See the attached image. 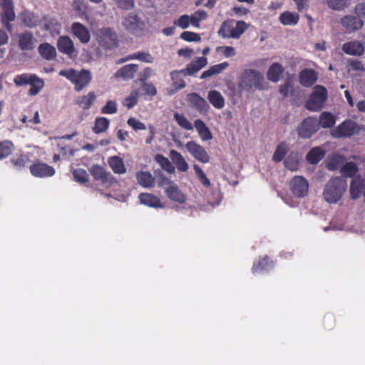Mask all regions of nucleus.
I'll use <instances>...</instances> for the list:
<instances>
[{"label": "nucleus", "mask_w": 365, "mask_h": 365, "mask_svg": "<svg viewBox=\"0 0 365 365\" xmlns=\"http://www.w3.org/2000/svg\"><path fill=\"white\" fill-rule=\"evenodd\" d=\"M119 9L124 10L132 9L135 6L134 0H113Z\"/></svg>", "instance_id": "60"}, {"label": "nucleus", "mask_w": 365, "mask_h": 365, "mask_svg": "<svg viewBox=\"0 0 365 365\" xmlns=\"http://www.w3.org/2000/svg\"><path fill=\"white\" fill-rule=\"evenodd\" d=\"M207 98L210 103L217 109H221L225 106V99L219 91H210L208 93Z\"/></svg>", "instance_id": "33"}, {"label": "nucleus", "mask_w": 365, "mask_h": 365, "mask_svg": "<svg viewBox=\"0 0 365 365\" xmlns=\"http://www.w3.org/2000/svg\"><path fill=\"white\" fill-rule=\"evenodd\" d=\"M30 170L34 176L40 178L52 176L55 173V170L52 167L43 163L32 165L30 167Z\"/></svg>", "instance_id": "18"}, {"label": "nucleus", "mask_w": 365, "mask_h": 365, "mask_svg": "<svg viewBox=\"0 0 365 365\" xmlns=\"http://www.w3.org/2000/svg\"><path fill=\"white\" fill-rule=\"evenodd\" d=\"M279 93L283 96V97L288 96L289 93H292L294 92V82L291 78H287L284 84L279 86Z\"/></svg>", "instance_id": "48"}, {"label": "nucleus", "mask_w": 365, "mask_h": 365, "mask_svg": "<svg viewBox=\"0 0 365 365\" xmlns=\"http://www.w3.org/2000/svg\"><path fill=\"white\" fill-rule=\"evenodd\" d=\"M193 168L201 183L205 187H210L211 185L210 181L206 177L205 174L203 173L202 169L197 165H194Z\"/></svg>", "instance_id": "56"}, {"label": "nucleus", "mask_w": 365, "mask_h": 365, "mask_svg": "<svg viewBox=\"0 0 365 365\" xmlns=\"http://www.w3.org/2000/svg\"><path fill=\"white\" fill-rule=\"evenodd\" d=\"M33 82L34 83H30L31 87L29 90V94L31 96L36 95L43 86V81L37 76H36Z\"/></svg>", "instance_id": "54"}, {"label": "nucleus", "mask_w": 365, "mask_h": 365, "mask_svg": "<svg viewBox=\"0 0 365 365\" xmlns=\"http://www.w3.org/2000/svg\"><path fill=\"white\" fill-rule=\"evenodd\" d=\"M128 59H138L140 61L152 63L153 61V56L147 52H138L128 56Z\"/></svg>", "instance_id": "51"}, {"label": "nucleus", "mask_w": 365, "mask_h": 365, "mask_svg": "<svg viewBox=\"0 0 365 365\" xmlns=\"http://www.w3.org/2000/svg\"><path fill=\"white\" fill-rule=\"evenodd\" d=\"M299 19L297 14L289 11H285L279 16V21L284 25H295L298 23Z\"/></svg>", "instance_id": "38"}, {"label": "nucleus", "mask_w": 365, "mask_h": 365, "mask_svg": "<svg viewBox=\"0 0 365 365\" xmlns=\"http://www.w3.org/2000/svg\"><path fill=\"white\" fill-rule=\"evenodd\" d=\"M326 3L335 11H343L349 6V0H326Z\"/></svg>", "instance_id": "43"}, {"label": "nucleus", "mask_w": 365, "mask_h": 365, "mask_svg": "<svg viewBox=\"0 0 365 365\" xmlns=\"http://www.w3.org/2000/svg\"><path fill=\"white\" fill-rule=\"evenodd\" d=\"M287 146L285 143L282 142L279 143L273 154L272 160L275 162L282 161L287 153Z\"/></svg>", "instance_id": "46"}, {"label": "nucleus", "mask_w": 365, "mask_h": 365, "mask_svg": "<svg viewBox=\"0 0 365 365\" xmlns=\"http://www.w3.org/2000/svg\"><path fill=\"white\" fill-rule=\"evenodd\" d=\"M207 13L203 10H197L194 14H192L190 17V24L195 26L200 27V21L204 20L207 18Z\"/></svg>", "instance_id": "47"}, {"label": "nucleus", "mask_w": 365, "mask_h": 365, "mask_svg": "<svg viewBox=\"0 0 365 365\" xmlns=\"http://www.w3.org/2000/svg\"><path fill=\"white\" fill-rule=\"evenodd\" d=\"M101 112L104 114H113L117 112V104L114 101H108L106 106H104Z\"/></svg>", "instance_id": "59"}, {"label": "nucleus", "mask_w": 365, "mask_h": 365, "mask_svg": "<svg viewBox=\"0 0 365 365\" xmlns=\"http://www.w3.org/2000/svg\"><path fill=\"white\" fill-rule=\"evenodd\" d=\"M136 178L138 182L144 187H152L155 184V178L148 171H140L137 173Z\"/></svg>", "instance_id": "29"}, {"label": "nucleus", "mask_w": 365, "mask_h": 365, "mask_svg": "<svg viewBox=\"0 0 365 365\" xmlns=\"http://www.w3.org/2000/svg\"><path fill=\"white\" fill-rule=\"evenodd\" d=\"M342 51L349 55L361 56L364 52V46L359 41H350L342 46Z\"/></svg>", "instance_id": "22"}, {"label": "nucleus", "mask_w": 365, "mask_h": 365, "mask_svg": "<svg viewBox=\"0 0 365 365\" xmlns=\"http://www.w3.org/2000/svg\"><path fill=\"white\" fill-rule=\"evenodd\" d=\"M124 29L133 34L141 33L145 28V22L136 14L129 13L122 19Z\"/></svg>", "instance_id": "7"}, {"label": "nucleus", "mask_w": 365, "mask_h": 365, "mask_svg": "<svg viewBox=\"0 0 365 365\" xmlns=\"http://www.w3.org/2000/svg\"><path fill=\"white\" fill-rule=\"evenodd\" d=\"M218 34L223 38H235V21L227 20L222 22Z\"/></svg>", "instance_id": "27"}, {"label": "nucleus", "mask_w": 365, "mask_h": 365, "mask_svg": "<svg viewBox=\"0 0 365 365\" xmlns=\"http://www.w3.org/2000/svg\"><path fill=\"white\" fill-rule=\"evenodd\" d=\"M19 48L21 51H31L36 44V39L31 31H26L16 36Z\"/></svg>", "instance_id": "11"}, {"label": "nucleus", "mask_w": 365, "mask_h": 365, "mask_svg": "<svg viewBox=\"0 0 365 365\" xmlns=\"http://www.w3.org/2000/svg\"><path fill=\"white\" fill-rule=\"evenodd\" d=\"M341 173L346 177H354L358 172V167L354 162L346 163L341 168Z\"/></svg>", "instance_id": "41"}, {"label": "nucleus", "mask_w": 365, "mask_h": 365, "mask_svg": "<svg viewBox=\"0 0 365 365\" xmlns=\"http://www.w3.org/2000/svg\"><path fill=\"white\" fill-rule=\"evenodd\" d=\"M229 66V63L227 62H224L220 64L214 65L210 67L207 71H205L202 73L200 76L201 79H205L207 78L212 77L215 75L221 73L225 69H226Z\"/></svg>", "instance_id": "32"}, {"label": "nucleus", "mask_w": 365, "mask_h": 365, "mask_svg": "<svg viewBox=\"0 0 365 365\" xmlns=\"http://www.w3.org/2000/svg\"><path fill=\"white\" fill-rule=\"evenodd\" d=\"M318 121L319 125H321L323 128H331L335 124V118L332 114L324 112L320 115V118Z\"/></svg>", "instance_id": "45"}, {"label": "nucleus", "mask_w": 365, "mask_h": 365, "mask_svg": "<svg viewBox=\"0 0 365 365\" xmlns=\"http://www.w3.org/2000/svg\"><path fill=\"white\" fill-rule=\"evenodd\" d=\"M108 163L115 173L123 174L126 171L123 160L118 156H112L108 158Z\"/></svg>", "instance_id": "34"}, {"label": "nucleus", "mask_w": 365, "mask_h": 365, "mask_svg": "<svg viewBox=\"0 0 365 365\" xmlns=\"http://www.w3.org/2000/svg\"><path fill=\"white\" fill-rule=\"evenodd\" d=\"M73 175L75 180L81 183H85L88 180V175L86 171L83 169L74 170Z\"/></svg>", "instance_id": "55"}, {"label": "nucleus", "mask_w": 365, "mask_h": 365, "mask_svg": "<svg viewBox=\"0 0 365 365\" xmlns=\"http://www.w3.org/2000/svg\"><path fill=\"white\" fill-rule=\"evenodd\" d=\"M347 183L345 179L336 177L330 179L326 184L323 196L325 201L329 204L336 203L346 192Z\"/></svg>", "instance_id": "2"}, {"label": "nucleus", "mask_w": 365, "mask_h": 365, "mask_svg": "<svg viewBox=\"0 0 365 365\" xmlns=\"http://www.w3.org/2000/svg\"><path fill=\"white\" fill-rule=\"evenodd\" d=\"M290 188L293 195L304 197L309 191L308 181L302 176H295L290 181Z\"/></svg>", "instance_id": "10"}, {"label": "nucleus", "mask_w": 365, "mask_h": 365, "mask_svg": "<svg viewBox=\"0 0 365 365\" xmlns=\"http://www.w3.org/2000/svg\"><path fill=\"white\" fill-rule=\"evenodd\" d=\"M20 19L25 26L34 28L41 24V19L38 15L29 11H24L20 14Z\"/></svg>", "instance_id": "20"}, {"label": "nucleus", "mask_w": 365, "mask_h": 365, "mask_svg": "<svg viewBox=\"0 0 365 365\" xmlns=\"http://www.w3.org/2000/svg\"><path fill=\"white\" fill-rule=\"evenodd\" d=\"M181 38L186 41H200L201 38L199 34L190 31H184L180 35Z\"/></svg>", "instance_id": "62"}, {"label": "nucleus", "mask_w": 365, "mask_h": 365, "mask_svg": "<svg viewBox=\"0 0 365 365\" xmlns=\"http://www.w3.org/2000/svg\"><path fill=\"white\" fill-rule=\"evenodd\" d=\"M170 199L178 203H184L186 200L185 195L176 186H170L166 190Z\"/></svg>", "instance_id": "35"}, {"label": "nucleus", "mask_w": 365, "mask_h": 365, "mask_svg": "<svg viewBox=\"0 0 365 365\" xmlns=\"http://www.w3.org/2000/svg\"><path fill=\"white\" fill-rule=\"evenodd\" d=\"M71 30L73 34L83 43H87L90 41V33L88 29L83 24L76 22L72 24Z\"/></svg>", "instance_id": "19"}, {"label": "nucleus", "mask_w": 365, "mask_h": 365, "mask_svg": "<svg viewBox=\"0 0 365 365\" xmlns=\"http://www.w3.org/2000/svg\"><path fill=\"white\" fill-rule=\"evenodd\" d=\"M175 26H178L182 29H187L190 24V17L188 15H182L173 22Z\"/></svg>", "instance_id": "57"}, {"label": "nucleus", "mask_w": 365, "mask_h": 365, "mask_svg": "<svg viewBox=\"0 0 365 365\" xmlns=\"http://www.w3.org/2000/svg\"><path fill=\"white\" fill-rule=\"evenodd\" d=\"M207 64V59L205 57L197 58V60L192 61L187 64L185 69L180 71H175L170 73V76L173 81V88L168 90V95L174 94L177 91L183 88L185 86L184 80L180 78L179 75L183 74L185 76H192L201 68Z\"/></svg>", "instance_id": "1"}, {"label": "nucleus", "mask_w": 365, "mask_h": 365, "mask_svg": "<svg viewBox=\"0 0 365 365\" xmlns=\"http://www.w3.org/2000/svg\"><path fill=\"white\" fill-rule=\"evenodd\" d=\"M356 124L351 120L344 121L331 131L334 138L349 137L354 134Z\"/></svg>", "instance_id": "12"}, {"label": "nucleus", "mask_w": 365, "mask_h": 365, "mask_svg": "<svg viewBox=\"0 0 365 365\" xmlns=\"http://www.w3.org/2000/svg\"><path fill=\"white\" fill-rule=\"evenodd\" d=\"M326 152L321 147H314L307 153L306 158L310 164H317L325 156Z\"/></svg>", "instance_id": "28"}, {"label": "nucleus", "mask_w": 365, "mask_h": 365, "mask_svg": "<svg viewBox=\"0 0 365 365\" xmlns=\"http://www.w3.org/2000/svg\"><path fill=\"white\" fill-rule=\"evenodd\" d=\"M170 157L179 170L185 172L188 170V164L180 153L175 150H172L170 152Z\"/></svg>", "instance_id": "26"}, {"label": "nucleus", "mask_w": 365, "mask_h": 365, "mask_svg": "<svg viewBox=\"0 0 365 365\" xmlns=\"http://www.w3.org/2000/svg\"><path fill=\"white\" fill-rule=\"evenodd\" d=\"M364 190H365L364 180L360 176L354 178L350 185L351 197L354 200L358 199Z\"/></svg>", "instance_id": "21"}, {"label": "nucleus", "mask_w": 365, "mask_h": 365, "mask_svg": "<svg viewBox=\"0 0 365 365\" xmlns=\"http://www.w3.org/2000/svg\"><path fill=\"white\" fill-rule=\"evenodd\" d=\"M61 27V24L54 19H49L43 26L44 30L48 31H56Z\"/></svg>", "instance_id": "63"}, {"label": "nucleus", "mask_w": 365, "mask_h": 365, "mask_svg": "<svg viewBox=\"0 0 365 365\" xmlns=\"http://www.w3.org/2000/svg\"><path fill=\"white\" fill-rule=\"evenodd\" d=\"M248 25L243 21H235V38H237L247 29Z\"/></svg>", "instance_id": "58"}, {"label": "nucleus", "mask_w": 365, "mask_h": 365, "mask_svg": "<svg viewBox=\"0 0 365 365\" xmlns=\"http://www.w3.org/2000/svg\"><path fill=\"white\" fill-rule=\"evenodd\" d=\"M346 162V158L342 155H334L327 163V168L330 170H336L342 167Z\"/></svg>", "instance_id": "39"}, {"label": "nucleus", "mask_w": 365, "mask_h": 365, "mask_svg": "<svg viewBox=\"0 0 365 365\" xmlns=\"http://www.w3.org/2000/svg\"><path fill=\"white\" fill-rule=\"evenodd\" d=\"M137 64H128L124 66L118 70L115 73V78H123L124 79H131L134 77V74L138 71Z\"/></svg>", "instance_id": "24"}, {"label": "nucleus", "mask_w": 365, "mask_h": 365, "mask_svg": "<svg viewBox=\"0 0 365 365\" xmlns=\"http://www.w3.org/2000/svg\"><path fill=\"white\" fill-rule=\"evenodd\" d=\"M335 317L332 314H327L323 319V325L325 329L331 330L335 326Z\"/></svg>", "instance_id": "61"}, {"label": "nucleus", "mask_w": 365, "mask_h": 365, "mask_svg": "<svg viewBox=\"0 0 365 365\" xmlns=\"http://www.w3.org/2000/svg\"><path fill=\"white\" fill-rule=\"evenodd\" d=\"M239 87L243 90H264L267 88L263 75L255 69H247L243 71L239 82Z\"/></svg>", "instance_id": "3"}, {"label": "nucleus", "mask_w": 365, "mask_h": 365, "mask_svg": "<svg viewBox=\"0 0 365 365\" xmlns=\"http://www.w3.org/2000/svg\"><path fill=\"white\" fill-rule=\"evenodd\" d=\"M139 199L144 205H160L159 198L151 193H141Z\"/></svg>", "instance_id": "40"}, {"label": "nucleus", "mask_w": 365, "mask_h": 365, "mask_svg": "<svg viewBox=\"0 0 365 365\" xmlns=\"http://www.w3.org/2000/svg\"><path fill=\"white\" fill-rule=\"evenodd\" d=\"M13 149V144L10 141L0 143V159L9 155Z\"/></svg>", "instance_id": "53"}, {"label": "nucleus", "mask_w": 365, "mask_h": 365, "mask_svg": "<svg viewBox=\"0 0 365 365\" xmlns=\"http://www.w3.org/2000/svg\"><path fill=\"white\" fill-rule=\"evenodd\" d=\"M327 99V89L322 86L317 85L314 88L309 99L306 103V108L312 111L319 110L323 107Z\"/></svg>", "instance_id": "6"}, {"label": "nucleus", "mask_w": 365, "mask_h": 365, "mask_svg": "<svg viewBox=\"0 0 365 365\" xmlns=\"http://www.w3.org/2000/svg\"><path fill=\"white\" fill-rule=\"evenodd\" d=\"M155 160L160 164L163 170H166L169 173H174L175 167L167 158H165L163 155L157 154L155 156Z\"/></svg>", "instance_id": "42"}, {"label": "nucleus", "mask_w": 365, "mask_h": 365, "mask_svg": "<svg viewBox=\"0 0 365 365\" xmlns=\"http://www.w3.org/2000/svg\"><path fill=\"white\" fill-rule=\"evenodd\" d=\"M36 76L35 75H27L22 74L19 75L14 78V83L16 86H21L26 84H30V83H34L33 81L35 79Z\"/></svg>", "instance_id": "49"}, {"label": "nucleus", "mask_w": 365, "mask_h": 365, "mask_svg": "<svg viewBox=\"0 0 365 365\" xmlns=\"http://www.w3.org/2000/svg\"><path fill=\"white\" fill-rule=\"evenodd\" d=\"M273 261L269 256L264 255L262 257H259L257 262H254L252 267V272L254 274L259 273L262 272L268 271L273 268Z\"/></svg>", "instance_id": "16"}, {"label": "nucleus", "mask_w": 365, "mask_h": 365, "mask_svg": "<svg viewBox=\"0 0 365 365\" xmlns=\"http://www.w3.org/2000/svg\"><path fill=\"white\" fill-rule=\"evenodd\" d=\"M354 15L363 20L365 18V3H359L354 8Z\"/></svg>", "instance_id": "64"}, {"label": "nucleus", "mask_w": 365, "mask_h": 365, "mask_svg": "<svg viewBox=\"0 0 365 365\" xmlns=\"http://www.w3.org/2000/svg\"><path fill=\"white\" fill-rule=\"evenodd\" d=\"M96 41L101 48L111 50L118 46L116 33L110 28H101L96 31Z\"/></svg>", "instance_id": "5"}, {"label": "nucleus", "mask_w": 365, "mask_h": 365, "mask_svg": "<svg viewBox=\"0 0 365 365\" xmlns=\"http://www.w3.org/2000/svg\"><path fill=\"white\" fill-rule=\"evenodd\" d=\"M90 172L96 180L101 181L102 183L108 182L111 178L110 173L106 172L103 167L98 165H93Z\"/></svg>", "instance_id": "23"}, {"label": "nucleus", "mask_w": 365, "mask_h": 365, "mask_svg": "<svg viewBox=\"0 0 365 365\" xmlns=\"http://www.w3.org/2000/svg\"><path fill=\"white\" fill-rule=\"evenodd\" d=\"M59 75L66 77L75 85V90L76 91H81L84 87L88 86L92 79L91 73L86 69H82L80 71L74 68L68 70H61Z\"/></svg>", "instance_id": "4"}, {"label": "nucleus", "mask_w": 365, "mask_h": 365, "mask_svg": "<svg viewBox=\"0 0 365 365\" xmlns=\"http://www.w3.org/2000/svg\"><path fill=\"white\" fill-rule=\"evenodd\" d=\"M194 125L199 135H200L201 138L203 140H208L212 138V135L210 129L207 128V126L205 124V123L202 120L197 119L195 121Z\"/></svg>", "instance_id": "36"}, {"label": "nucleus", "mask_w": 365, "mask_h": 365, "mask_svg": "<svg viewBox=\"0 0 365 365\" xmlns=\"http://www.w3.org/2000/svg\"><path fill=\"white\" fill-rule=\"evenodd\" d=\"M186 148L192 155L197 160L207 163L210 161V157L205 150L194 141H190L186 144Z\"/></svg>", "instance_id": "13"}, {"label": "nucleus", "mask_w": 365, "mask_h": 365, "mask_svg": "<svg viewBox=\"0 0 365 365\" xmlns=\"http://www.w3.org/2000/svg\"><path fill=\"white\" fill-rule=\"evenodd\" d=\"M174 118L178 125L187 130H191L193 127L191 123L183 115L178 113L174 114Z\"/></svg>", "instance_id": "50"}, {"label": "nucleus", "mask_w": 365, "mask_h": 365, "mask_svg": "<svg viewBox=\"0 0 365 365\" xmlns=\"http://www.w3.org/2000/svg\"><path fill=\"white\" fill-rule=\"evenodd\" d=\"M340 23L346 33L359 31L364 26V21L355 15H346L340 19Z\"/></svg>", "instance_id": "9"}, {"label": "nucleus", "mask_w": 365, "mask_h": 365, "mask_svg": "<svg viewBox=\"0 0 365 365\" xmlns=\"http://www.w3.org/2000/svg\"><path fill=\"white\" fill-rule=\"evenodd\" d=\"M283 72L284 68L282 65L278 63H274L267 71V78L269 81L276 83L279 81Z\"/></svg>", "instance_id": "30"}, {"label": "nucleus", "mask_w": 365, "mask_h": 365, "mask_svg": "<svg viewBox=\"0 0 365 365\" xmlns=\"http://www.w3.org/2000/svg\"><path fill=\"white\" fill-rule=\"evenodd\" d=\"M38 52L43 58L48 61L54 59L56 56V48L48 43L40 44Z\"/></svg>", "instance_id": "31"}, {"label": "nucleus", "mask_w": 365, "mask_h": 365, "mask_svg": "<svg viewBox=\"0 0 365 365\" xmlns=\"http://www.w3.org/2000/svg\"><path fill=\"white\" fill-rule=\"evenodd\" d=\"M1 6L2 13L1 14V21L4 24L5 20L13 21L15 19V13L14 11V4L12 0H1Z\"/></svg>", "instance_id": "14"}, {"label": "nucleus", "mask_w": 365, "mask_h": 365, "mask_svg": "<svg viewBox=\"0 0 365 365\" xmlns=\"http://www.w3.org/2000/svg\"><path fill=\"white\" fill-rule=\"evenodd\" d=\"M187 101L190 105L200 113H206L209 108L207 101L196 93H190Z\"/></svg>", "instance_id": "15"}, {"label": "nucleus", "mask_w": 365, "mask_h": 365, "mask_svg": "<svg viewBox=\"0 0 365 365\" xmlns=\"http://www.w3.org/2000/svg\"><path fill=\"white\" fill-rule=\"evenodd\" d=\"M57 47L60 52L69 56H72L76 51L72 40L67 36H63L58 38Z\"/></svg>", "instance_id": "17"}, {"label": "nucleus", "mask_w": 365, "mask_h": 365, "mask_svg": "<svg viewBox=\"0 0 365 365\" xmlns=\"http://www.w3.org/2000/svg\"><path fill=\"white\" fill-rule=\"evenodd\" d=\"M96 100V95L93 92H90L87 96H82L78 98L76 103L84 110L88 109L93 102Z\"/></svg>", "instance_id": "37"}, {"label": "nucleus", "mask_w": 365, "mask_h": 365, "mask_svg": "<svg viewBox=\"0 0 365 365\" xmlns=\"http://www.w3.org/2000/svg\"><path fill=\"white\" fill-rule=\"evenodd\" d=\"M139 97V92L133 91L131 93L124 99L123 105L128 109L133 108L137 103Z\"/></svg>", "instance_id": "52"}, {"label": "nucleus", "mask_w": 365, "mask_h": 365, "mask_svg": "<svg viewBox=\"0 0 365 365\" xmlns=\"http://www.w3.org/2000/svg\"><path fill=\"white\" fill-rule=\"evenodd\" d=\"M109 123L110 121L106 118H97L95 120V125L93 130L96 133L105 132L108 129Z\"/></svg>", "instance_id": "44"}, {"label": "nucleus", "mask_w": 365, "mask_h": 365, "mask_svg": "<svg viewBox=\"0 0 365 365\" xmlns=\"http://www.w3.org/2000/svg\"><path fill=\"white\" fill-rule=\"evenodd\" d=\"M319 128V123L317 118L308 117L304 119L298 128V134L303 138H309Z\"/></svg>", "instance_id": "8"}, {"label": "nucleus", "mask_w": 365, "mask_h": 365, "mask_svg": "<svg viewBox=\"0 0 365 365\" xmlns=\"http://www.w3.org/2000/svg\"><path fill=\"white\" fill-rule=\"evenodd\" d=\"M317 76L313 70L304 69L299 75V82L305 87L312 86L317 81Z\"/></svg>", "instance_id": "25"}]
</instances>
